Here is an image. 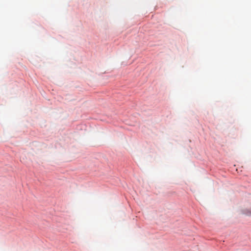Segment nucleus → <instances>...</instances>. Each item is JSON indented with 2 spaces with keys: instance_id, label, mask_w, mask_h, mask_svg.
I'll use <instances>...</instances> for the list:
<instances>
[{
  "instance_id": "nucleus-1",
  "label": "nucleus",
  "mask_w": 251,
  "mask_h": 251,
  "mask_svg": "<svg viewBox=\"0 0 251 251\" xmlns=\"http://www.w3.org/2000/svg\"><path fill=\"white\" fill-rule=\"evenodd\" d=\"M245 213L247 215H251V209L246 210Z\"/></svg>"
},
{
  "instance_id": "nucleus-2",
  "label": "nucleus",
  "mask_w": 251,
  "mask_h": 251,
  "mask_svg": "<svg viewBox=\"0 0 251 251\" xmlns=\"http://www.w3.org/2000/svg\"><path fill=\"white\" fill-rule=\"evenodd\" d=\"M21 162H22V163H24V161L22 160H21Z\"/></svg>"
}]
</instances>
